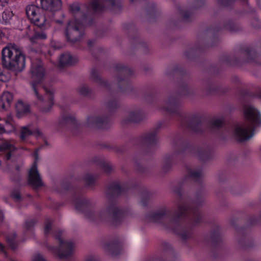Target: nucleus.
Here are the masks:
<instances>
[{"instance_id": "obj_1", "label": "nucleus", "mask_w": 261, "mask_h": 261, "mask_svg": "<svg viewBox=\"0 0 261 261\" xmlns=\"http://www.w3.org/2000/svg\"><path fill=\"white\" fill-rule=\"evenodd\" d=\"M244 114L245 122L236 125L233 131L234 137L241 141L247 140L252 137L253 128L259 124L261 120L259 113L253 107L246 108Z\"/></svg>"}, {"instance_id": "obj_2", "label": "nucleus", "mask_w": 261, "mask_h": 261, "mask_svg": "<svg viewBox=\"0 0 261 261\" xmlns=\"http://www.w3.org/2000/svg\"><path fill=\"white\" fill-rule=\"evenodd\" d=\"M2 63L7 68L16 72L23 70L25 66V57L16 45L9 44L2 51Z\"/></svg>"}, {"instance_id": "obj_3", "label": "nucleus", "mask_w": 261, "mask_h": 261, "mask_svg": "<svg viewBox=\"0 0 261 261\" xmlns=\"http://www.w3.org/2000/svg\"><path fill=\"white\" fill-rule=\"evenodd\" d=\"M25 11L28 18L36 25L40 28L48 25V20L45 16L42 8L31 4L27 6Z\"/></svg>"}, {"instance_id": "obj_4", "label": "nucleus", "mask_w": 261, "mask_h": 261, "mask_svg": "<svg viewBox=\"0 0 261 261\" xmlns=\"http://www.w3.org/2000/svg\"><path fill=\"white\" fill-rule=\"evenodd\" d=\"M31 71L33 78L36 80L32 84L33 89L38 100L42 101L43 99L39 95L37 91L38 88L42 86L41 81L44 74L42 62L40 61H38L37 63L32 62Z\"/></svg>"}, {"instance_id": "obj_5", "label": "nucleus", "mask_w": 261, "mask_h": 261, "mask_svg": "<svg viewBox=\"0 0 261 261\" xmlns=\"http://www.w3.org/2000/svg\"><path fill=\"white\" fill-rule=\"evenodd\" d=\"M58 239L60 244V248L54 249L53 252L61 258L70 255L73 250L74 245L73 243L71 242H64L60 238H58Z\"/></svg>"}, {"instance_id": "obj_6", "label": "nucleus", "mask_w": 261, "mask_h": 261, "mask_svg": "<svg viewBox=\"0 0 261 261\" xmlns=\"http://www.w3.org/2000/svg\"><path fill=\"white\" fill-rule=\"evenodd\" d=\"M29 181L35 188H37L42 185V180L37 170L36 163H34L30 169Z\"/></svg>"}, {"instance_id": "obj_7", "label": "nucleus", "mask_w": 261, "mask_h": 261, "mask_svg": "<svg viewBox=\"0 0 261 261\" xmlns=\"http://www.w3.org/2000/svg\"><path fill=\"white\" fill-rule=\"evenodd\" d=\"M42 8L50 12H56L61 10V0H40Z\"/></svg>"}, {"instance_id": "obj_8", "label": "nucleus", "mask_w": 261, "mask_h": 261, "mask_svg": "<svg viewBox=\"0 0 261 261\" xmlns=\"http://www.w3.org/2000/svg\"><path fill=\"white\" fill-rule=\"evenodd\" d=\"M14 130L15 127L11 116H8L5 120L0 118V134L9 133Z\"/></svg>"}, {"instance_id": "obj_9", "label": "nucleus", "mask_w": 261, "mask_h": 261, "mask_svg": "<svg viewBox=\"0 0 261 261\" xmlns=\"http://www.w3.org/2000/svg\"><path fill=\"white\" fill-rule=\"evenodd\" d=\"M13 99L12 94L8 91H5L0 96V111L7 110L10 106Z\"/></svg>"}, {"instance_id": "obj_10", "label": "nucleus", "mask_w": 261, "mask_h": 261, "mask_svg": "<svg viewBox=\"0 0 261 261\" xmlns=\"http://www.w3.org/2000/svg\"><path fill=\"white\" fill-rule=\"evenodd\" d=\"M82 27V23L81 21L75 20L70 21L67 26L66 30V35L68 39H70L69 36V33L73 30L75 33H77L79 29Z\"/></svg>"}, {"instance_id": "obj_11", "label": "nucleus", "mask_w": 261, "mask_h": 261, "mask_svg": "<svg viewBox=\"0 0 261 261\" xmlns=\"http://www.w3.org/2000/svg\"><path fill=\"white\" fill-rule=\"evenodd\" d=\"M17 114L18 117H21L30 111L29 106L22 101L19 100L16 105Z\"/></svg>"}, {"instance_id": "obj_12", "label": "nucleus", "mask_w": 261, "mask_h": 261, "mask_svg": "<svg viewBox=\"0 0 261 261\" xmlns=\"http://www.w3.org/2000/svg\"><path fill=\"white\" fill-rule=\"evenodd\" d=\"M39 134L40 132L38 129H35L33 130L31 128V126H24L21 129V138L24 140L30 135H33L37 137Z\"/></svg>"}, {"instance_id": "obj_13", "label": "nucleus", "mask_w": 261, "mask_h": 261, "mask_svg": "<svg viewBox=\"0 0 261 261\" xmlns=\"http://www.w3.org/2000/svg\"><path fill=\"white\" fill-rule=\"evenodd\" d=\"M15 149V147L10 143L5 141L0 145V151H7L8 153L6 156L7 160L10 159L11 152Z\"/></svg>"}, {"instance_id": "obj_14", "label": "nucleus", "mask_w": 261, "mask_h": 261, "mask_svg": "<svg viewBox=\"0 0 261 261\" xmlns=\"http://www.w3.org/2000/svg\"><path fill=\"white\" fill-rule=\"evenodd\" d=\"M61 65H69L73 63V58L69 53H66L62 55L59 59Z\"/></svg>"}, {"instance_id": "obj_15", "label": "nucleus", "mask_w": 261, "mask_h": 261, "mask_svg": "<svg viewBox=\"0 0 261 261\" xmlns=\"http://www.w3.org/2000/svg\"><path fill=\"white\" fill-rule=\"evenodd\" d=\"M46 38V35L44 32H35L34 36L30 37V40L32 43H34L35 42H38L40 40L44 39Z\"/></svg>"}, {"instance_id": "obj_16", "label": "nucleus", "mask_w": 261, "mask_h": 261, "mask_svg": "<svg viewBox=\"0 0 261 261\" xmlns=\"http://www.w3.org/2000/svg\"><path fill=\"white\" fill-rule=\"evenodd\" d=\"M13 16V14L12 11L10 10H5L2 14L3 23L5 24L9 23Z\"/></svg>"}, {"instance_id": "obj_17", "label": "nucleus", "mask_w": 261, "mask_h": 261, "mask_svg": "<svg viewBox=\"0 0 261 261\" xmlns=\"http://www.w3.org/2000/svg\"><path fill=\"white\" fill-rule=\"evenodd\" d=\"M44 90L46 93L45 98H47L48 100L49 105H53V90L52 89H47L46 87L44 88Z\"/></svg>"}, {"instance_id": "obj_18", "label": "nucleus", "mask_w": 261, "mask_h": 261, "mask_svg": "<svg viewBox=\"0 0 261 261\" xmlns=\"http://www.w3.org/2000/svg\"><path fill=\"white\" fill-rule=\"evenodd\" d=\"M8 30L6 28L0 29V40L7 38Z\"/></svg>"}, {"instance_id": "obj_19", "label": "nucleus", "mask_w": 261, "mask_h": 261, "mask_svg": "<svg viewBox=\"0 0 261 261\" xmlns=\"http://www.w3.org/2000/svg\"><path fill=\"white\" fill-rule=\"evenodd\" d=\"M223 122L222 119L219 118L214 120V125L216 126H220L223 123Z\"/></svg>"}, {"instance_id": "obj_20", "label": "nucleus", "mask_w": 261, "mask_h": 261, "mask_svg": "<svg viewBox=\"0 0 261 261\" xmlns=\"http://www.w3.org/2000/svg\"><path fill=\"white\" fill-rule=\"evenodd\" d=\"M99 0H93V3H92V7L93 9L97 10L99 9Z\"/></svg>"}, {"instance_id": "obj_21", "label": "nucleus", "mask_w": 261, "mask_h": 261, "mask_svg": "<svg viewBox=\"0 0 261 261\" xmlns=\"http://www.w3.org/2000/svg\"><path fill=\"white\" fill-rule=\"evenodd\" d=\"M33 261H45L43 257L40 254L35 255Z\"/></svg>"}, {"instance_id": "obj_22", "label": "nucleus", "mask_w": 261, "mask_h": 261, "mask_svg": "<svg viewBox=\"0 0 261 261\" xmlns=\"http://www.w3.org/2000/svg\"><path fill=\"white\" fill-rule=\"evenodd\" d=\"M71 10L73 13L79 12L80 8L77 5L75 4L71 6Z\"/></svg>"}, {"instance_id": "obj_23", "label": "nucleus", "mask_w": 261, "mask_h": 261, "mask_svg": "<svg viewBox=\"0 0 261 261\" xmlns=\"http://www.w3.org/2000/svg\"><path fill=\"white\" fill-rule=\"evenodd\" d=\"M9 0H0V7L5 6L8 3Z\"/></svg>"}, {"instance_id": "obj_24", "label": "nucleus", "mask_w": 261, "mask_h": 261, "mask_svg": "<svg viewBox=\"0 0 261 261\" xmlns=\"http://www.w3.org/2000/svg\"><path fill=\"white\" fill-rule=\"evenodd\" d=\"M50 229V224H47L45 225V228H44V231L45 233H47L49 232V230Z\"/></svg>"}, {"instance_id": "obj_25", "label": "nucleus", "mask_w": 261, "mask_h": 261, "mask_svg": "<svg viewBox=\"0 0 261 261\" xmlns=\"http://www.w3.org/2000/svg\"><path fill=\"white\" fill-rule=\"evenodd\" d=\"M13 197L14 198H15V199H19L20 198V195L19 194H16V195H13Z\"/></svg>"}, {"instance_id": "obj_26", "label": "nucleus", "mask_w": 261, "mask_h": 261, "mask_svg": "<svg viewBox=\"0 0 261 261\" xmlns=\"http://www.w3.org/2000/svg\"><path fill=\"white\" fill-rule=\"evenodd\" d=\"M0 251H2V252H4V253H5V251H4V247L2 246V244H0Z\"/></svg>"}, {"instance_id": "obj_27", "label": "nucleus", "mask_w": 261, "mask_h": 261, "mask_svg": "<svg viewBox=\"0 0 261 261\" xmlns=\"http://www.w3.org/2000/svg\"><path fill=\"white\" fill-rule=\"evenodd\" d=\"M3 218V215L2 212H0V219H2Z\"/></svg>"}, {"instance_id": "obj_28", "label": "nucleus", "mask_w": 261, "mask_h": 261, "mask_svg": "<svg viewBox=\"0 0 261 261\" xmlns=\"http://www.w3.org/2000/svg\"><path fill=\"white\" fill-rule=\"evenodd\" d=\"M87 261H95V260L93 258H90L88 259Z\"/></svg>"}, {"instance_id": "obj_29", "label": "nucleus", "mask_w": 261, "mask_h": 261, "mask_svg": "<svg viewBox=\"0 0 261 261\" xmlns=\"http://www.w3.org/2000/svg\"><path fill=\"white\" fill-rule=\"evenodd\" d=\"M49 109H43V111L46 112Z\"/></svg>"}, {"instance_id": "obj_30", "label": "nucleus", "mask_w": 261, "mask_h": 261, "mask_svg": "<svg viewBox=\"0 0 261 261\" xmlns=\"http://www.w3.org/2000/svg\"><path fill=\"white\" fill-rule=\"evenodd\" d=\"M7 241L9 242L10 243H11V241L8 238H7Z\"/></svg>"}]
</instances>
